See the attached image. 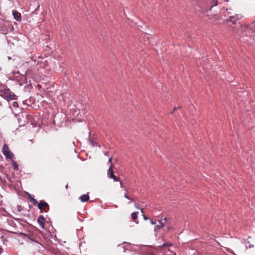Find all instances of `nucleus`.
Here are the masks:
<instances>
[{"mask_svg":"<svg viewBox=\"0 0 255 255\" xmlns=\"http://www.w3.org/2000/svg\"><path fill=\"white\" fill-rule=\"evenodd\" d=\"M142 216L145 220L149 219L150 220V223H156V221L158 222L159 223H163V221L164 222H170V221L167 218H161L160 220H157V221L155 220L153 221L152 219L148 218L144 214H142Z\"/></svg>","mask_w":255,"mask_h":255,"instance_id":"423d86ee","label":"nucleus"},{"mask_svg":"<svg viewBox=\"0 0 255 255\" xmlns=\"http://www.w3.org/2000/svg\"><path fill=\"white\" fill-rule=\"evenodd\" d=\"M255 26V20L251 22V24L248 25L247 26L248 27L252 28L253 27Z\"/></svg>","mask_w":255,"mask_h":255,"instance_id":"dca6fc26","label":"nucleus"},{"mask_svg":"<svg viewBox=\"0 0 255 255\" xmlns=\"http://www.w3.org/2000/svg\"><path fill=\"white\" fill-rule=\"evenodd\" d=\"M28 197H29V200H30V201H31L32 199H34V198L32 196V195H30V194H29Z\"/></svg>","mask_w":255,"mask_h":255,"instance_id":"6ab92c4d","label":"nucleus"},{"mask_svg":"<svg viewBox=\"0 0 255 255\" xmlns=\"http://www.w3.org/2000/svg\"><path fill=\"white\" fill-rule=\"evenodd\" d=\"M138 214V212H133L131 215L132 219L133 220V221L134 222H136V223H138V222L136 221V220L137 219V218Z\"/></svg>","mask_w":255,"mask_h":255,"instance_id":"9b49d317","label":"nucleus"},{"mask_svg":"<svg viewBox=\"0 0 255 255\" xmlns=\"http://www.w3.org/2000/svg\"><path fill=\"white\" fill-rule=\"evenodd\" d=\"M172 246V244L171 243H164L161 245L158 246L157 247L155 248V250H160L162 248L166 247H171Z\"/></svg>","mask_w":255,"mask_h":255,"instance_id":"1a4fd4ad","label":"nucleus"},{"mask_svg":"<svg viewBox=\"0 0 255 255\" xmlns=\"http://www.w3.org/2000/svg\"><path fill=\"white\" fill-rule=\"evenodd\" d=\"M12 15L14 18L17 21H20L21 20V14L15 10L12 11Z\"/></svg>","mask_w":255,"mask_h":255,"instance_id":"6e6552de","label":"nucleus"},{"mask_svg":"<svg viewBox=\"0 0 255 255\" xmlns=\"http://www.w3.org/2000/svg\"><path fill=\"white\" fill-rule=\"evenodd\" d=\"M180 107H175V108H174V109H173V112H171L170 113H171V114H173V113L174 111H175L177 109H180Z\"/></svg>","mask_w":255,"mask_h":255,"instance_id":"aec40b11","label":"nucleus"},{"mask_svg":"<svg viewBox=\"0 0 255 255\" xmlns=\"http://www.w3.org/2000/svg\"><path fill=\"white\" fill-rule=\"evenodd\" d=\"M120 184H121V187L122 188H123L124 186H123V183H122V182L121 181H120Z\"/></svg>","mask_w":255,"mask_h":255,"instance_id":"b1692460","label":"nucleus"},{"mask_svg":"<svg viewBox=\"0 0 255 255\" xmlns=\"http://www.w3.org/2000/svg\"><path fill=\"white\" fill-rule=\"evenodd\" d=\"M39 225H40V227L41 228L44 229V228H45V226H44L45 224H39Z\"/></svg>","mask_w":255,"mask_h":255,"instance_id":"4be33fe9","label":"nucleus"},{"mask_svg":"<svg viewBox=\"0 0 255 255\" xmlns=\"http://www.w3.org/2000/svg\"><path fill=\"white\" fill-rule=\"evenodd\" d=\"M252 248V247H254V246L253 245H249V246H248V245L247 244H246V248Z\"/></svg>","mask_w":255,"mask_h":255,"instance_id":"412c9836","label":"nucleus"},{"mask_svg":"<svg viewBox=\"0 0 255 255\" xmlns=\"http://www.w3.org/2000/svg\"><path fill=\"white\" fill-rule=\"evenodd\" d=\"M114 167L113 163H111V166H110L108 171V176L110 178L113 179L115 181H120V178L116 177L114 173L113 170V168Z\"/></svg>","mask_w":255,"mask_h":255,"instance_id":"20e7f679","label":"nucleus"},{"mask_svg":"<svg viewBox=\"0 0 255 255\" xmlns=\"http://www.w3.org/2000/svg\"><path fill=\"white\" fill-rule=\"evenodd\" d=\"M31 202L32 203V204L34 206H37V207H38V206L39 205V202H38V201L36 199H32Z\"/></svg>","mask_w":255,"mask_h":255,"instance_id":"4468645a","label":"nucleus"},{"mask_svg":"<svg viewBox=\"0 0 255 255\" xmlns=\"http://www.w3.org/2000/svg\"><path fill=\"white\" fill-rule=\"evenodd\" d=\"M2 248H0V254H1V253H2Z\"/></svg>","mask_w":255,"mask_h":255,"instance_id":"393cba45","label":"nucleus"},{"mask_svg":"<svg viewBox=\"0 0 255 255\" xmlns=\"http://www.w3.org/2000/svg\"><path fill=\"white\" fill-rule=\"evenodd\" d=\"M124 196H125V197L126 198H127V199H128V200H130L132 201V199H131L130 198H129V197L127 195V193H125V194Z\"/></svg>","mask_w":255,"mask_h":255,"instance_id":"a211bd4d","label":"nucleus"},{"mask_svg":"<svg viewBox=\"0 0 255 255\" xmlns=\"http://www.w3.org/2000/svg\"><path fill=\"white\" fill-rule=\"evenodd\" d=\"M112 157H111L109 159V162L110 163V164H111V163H112Z\"/></svg>","mask_w":255,"mask_h":255,"instance_id":"5701e85b","label":"nucleus"},{"mask_svg":"<svg viewBox=\"0 0 255 255\" xmlns=\"http://www.w3.org/2000/svg\"><path fill=\"white\" fill-rule=\"evenodd\" d=\"M2 153L6 158L12 159L13 154L10 152L7 144H4L2 148Z\"/></svg>","mask_w":255,"mask_h":255,"instance_id":"f03ea898","label":"nucleus"},{"mask_svg":"<svg viewBox=\"0 0 255 255\" xmlns=\"http://www.w3.org/2000/svg\"><path fill=\"white\" fill-rule=\"evenodd\" d=\"M141 212L142 213H143L142 209H141Z\"/></svg>","mask_w":255,"mask_h":255,"instance_id":"a878e982","label":"nucleus"},{"mask_svg":"<svg viewBox=\"0 0 255 255\" xmlns=\"http://www.w3.org/2000/svg\"><path fill=\"white\" fill-rule=\"evenodd\" d=\"M41 212H47L49 210V206L44 201L41 200L38 206Z\"/></svg>","mask_w":255,"mask_h":255,"instance_id":"7ed1b4c3","label":"nucleus"},{"mask_svg":"<svg viewBox=\"0 0 255 255\" xmlns=\"http://www.w3.org/2000/svg\"><path fill=\"white\" fill-rule=\"evenodd\" d=\"M79 199L83 202H85L89 200V196L88 194H83L79 198Z\"/></svg>","mask_w":255,"mask_h":255,"instance_id":"9d476101","label":"nucleus"},{"mask_svg":"<svg viewBox=\"0 0 255 255\" xmlns=\"http://www.w3.org/2000/svg\"><path fill=\"white\" fill-rule=\"evenodd\" d=\"M164 225V224H157L154 228L155 232L157 233L159 230L163 228Z\"/></svg>","mask_w":255,"mask_h":255,"instance_id":"f8f14e48","label":"nucleus"},{"mask_svg":"<svg viewBox=\"0 0 255 255\" xmlns=\"http://www.w3.org/2000/svg\"><path fill=\"white\" fill-rule=\"evenodd\" d=\"M241 18L238 14H235L234 15L229 16L228 18L226 19L227 22H231L233 24H235L238 20Z\"/></svg>","mask_w":255,"mask_h":255,"instance_id":"39448f33","label":"nucleus"},{"mask_svg":"<svg viewBox=\"0 0 255 255\" xmlns=\"http://www.w3.org/2000/svg\"><path fill=\"white\" fill-rule=\"evenodd\" d=\"M0 96L8 102L17 99V96L7 87L0 90Z\"/></svg>","mask_w":255,"mask_h":255,"instance_id":"f257e3e1","label":"nucleus"},{"mask_svg":"<svg viewBox=\"0 0 255 255\" xmlns=\"http://www.w3.org/2000/svg\"><path fill=\"white\" fill-rule=\"evenodd\" d=\"M12 106L14 108H18V104L17 102H13L12 103Z\"/></svg>","mask_w":255,"mask_h":255,"instance_id":"2eb2a0df","label":"nucleus"},{"mask_svg":"<svg viewBox=\"0 0 255 255\" xmlns=\"http://www.w3.org/2000/svg\"><path fill=\"white\" fill-rule=\"evenodd\" d=\"M12 165L13 166L14 169L16 171L18 170V165L17 164V163L15 161L13 160L12 161Z\"/></svg>","mask_w":255,"mask_h":255,"instance_id":"ddd939ff","label":"nucleus"},{"mask_svg":"<svg viewBox=\"0 0 255 255\" xmlns=\"http://www.w3.org/2000/svg\"><path fill=\"white\" fill-rule=\"evenodd\" d=\"M213 6H216L218 4V0H213Z\"/></svg>","mask_w":255,"mask_h":255,"instance_id":"f3484780","label":"nucleus"},{"mask_svg":"<svg viewBox=\"0 0 255 255\" xmlns=\"http://www.w3.org/2000/svg\"><path fill=\"white\" fill-rule=\"evenodd\" d=\"M44 222H46L47 223H51V221L49 218H47V217L45 218L43 217L42 215H40L37 219V223H44Z\"/></svg>","mask_w":255,"mask_h":255,"instance_id":"0eeeda50","label":"nucleus"}]
</instances>
